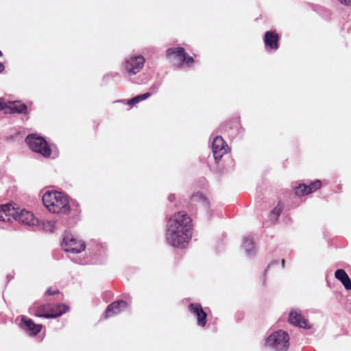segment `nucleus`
<instances>
[{
    "label": "nucleus",
    "instance_id": "f257e3e1",
    "mask_svg": "<svg viewBox=\"0 0 351 351\" xmlns=\"http://www.w3.org/2000/svg\"><path fill=\"white\" fill-rule=\"evenodd\" d=\"M192 236V223L190 217L184 212L175 213L169 220L166 233L167 243L175 247L184 248Z\"/></svg>",
    "mask_w": 351,
    "mask_h": 351
},
{
    "label": "nucleus",
    "instance_id": "f03ea898",
    "mask_svg": "<svg viewBox=\"0 0 351 351\" xmlns=\"http://www.w3.org/2000/svg\"><path fill=\"white\" fill-rule=\"evenodd\" d=\"M43 202L45 208L53 213H69V200L67 195L58 191H47L43 195Z\"/></svg>",
    "mask_w": 351,
    "mask_h": 351
},
{
    "label": "nucleus",
    "instance_id": "7ed1b4c3",
    "mask_svg": "<svg viewBox=\"0 0 351 351\" xmlns=\"http://www.w3.org/2000/svg\"><path fill=\"white\" fill-rule=\"evenodd\" d=\"M289 334L282 330L273 332L265 341V346L276 351H287L289 346Z\"/></svg>",
    "mask_w": 351,
    "mask_h": 351
},
{
    "label": "nucleus",
    "instance_id": "20e7f679",
    "mask_svg": "<svg viewBox=\"0 0 351 351\" xmlns=\"http://www.w3.org/2000/svg\"><path fill=\"white\" fill-rule=\"evenodd\" d=\"M25 142L33 152L38 153L44 157H49L51 155V149L43 137L36 134L28 135L25 138Z\"/></svg>",
    "mask_w": 351,
    "mask_h": 351
},
{
    "label": "nucleus",
    "instance_id": "39448f33",
    "mask_svg": "<svg viewBox=\"0 0 351 351\" xmlns=\"http://www.w3.org/2000/svg\"><path fill=\"white\" fill-rule=\"evenodd\" d=\"M69 310V307L65 304H58L52 308L49 304H44L38 307L34 311V314L37 317L45 318H55L62 315Z\"/></svg>",
    "mask_w": 351,
    "mask_h": 351
},
{
    "label": "nucleus",
    "instance_id": "423d86ee",
    "mask_svg": "<svg viewBox=\"0 0 351 351\" xmlns=\"http://www.w3.org/2000/svg\"><path fill=\"white\" fill-rule=\"evenodd\" d=\"M62 246L66 252L71 253H80L85 249L84 243L76 240L73 235L70 233L64 234Z\"/></svg>",
    "mask_w": 351,
    "mask_h": 351
},
{
    "label": "nucleus",
    "instance_id": "0eeeda50",
    "mask_svg": "<svg viewBox=\"0 0 351 351\" xmlns=\"http://www.w3.org/2000/svg\"><path fill=\"white\" fill-rule=\"evenodd\" d=\"M167 56L171 60H177L186 66H191L194 62L193 58L188 56L182 47L169 49L167 51Z\"/></svg>",
    "mask_w": 351,
    "mask_h": 351
},
{
    "label": "nucleus",
    "instance_id": "6e6552de",
    "mask_svg": "<svg viewBox=\"0 0 351 351\" xmlns=\"http://www.w3.org/2000/svg\"><path fill=\"white\" fill-rule=\"evenodd\" d=\"M16 213L13 219L21 223L28 226H34L38 223V220L34 217V214L26 209L16 207Z\"/></svg>",
    "mask_w": 351,
    "mask_h": 351
},
{
    "label": "nucleus",
    "instance_id": "1a4fd4ad",
    "mask_svg": "<svg viewBox=\"0 0 351 351\" xmlns=\"http://www.w3.org/2000/svg\"><path fill=\"white\" fill-rule=\"evenodd\" d=\"M145 58L142 56H134L125 62V70L130 75L138 73L144 66Z\"/></svg>",
    "mask_w": 351,
    "mask_h": 351
},
{
    "label": "nucleus",
    "instance_id": "9d476101",
    "mask_svg": "<svg viewBox=\"0 0 351 351\" xmlns=\"http://www.w3.org/2000/svg\"><path fill=\"white\" fill-rule=\"evenodd\" d=\"M289 322L290 324L300 328L306 329L311 328V325L308 323V320L304 319L300 311L298 310H292L289 313Z\"/></svg>",
    "mask_w": 351,
    "mask_h": 351
},
{
    "label": "nucleus",
    "instance_id": "9b49d317",
    "mask_svg": "<svg viewBox=\"0 0 351 351\" xmlns=\"http://www.w3.org/2000/svg\"><path fill=\"white\" fill-rule=\"evenodd\" d=\"M212 147L213 156L216 160L221 158L227 152L228 149V145L221 136H216L213 139Z\"/></svg>",
    "mask_w": 351,
    "mask_h": 351
},
{
    "label": "nucleus",
    "instance_id": "f8f14e48",
    "mask_svg": "<svg viewBox=\"0 0 351 351\" xmlns=\"http://www.w3.org/2000/svg\"><path fill=\"white\" fill-rule=\"evenodd\" d=\"M128 303L123 300L114 302L110 304L106 310L104 317L108 318L110 317L116 315L121 311L126 309Z\"/></svg>",
    "mask_w": 351,
    "mask_h": 351
},
{
    "label": "nucleus",
    "instance_id": "ddd939ff",
    "mask_svg": "<svg viewBox=\"0 0 351 351\" xmlns=\"http://www.w3.org/2000/svg\"><path fill=\"white\" fill-rule=\"evenodd\" d=\"M189 310L196 317L198 326L204 327L206 324L207 315L202 306L199 304H191Z\"/></svg>",
    "mask_w": 351,
    "mask_h": 351
},
{
    "label": "nucleus",
    "instance_id": "4468645a",
    "mask_svg": "<svg viewBox=\"0 0 351 351\" xmlns=\"http://www.w3.org/2000/svg\"><path fill=\"white\" fill-rule=\"evenodd\" d=\"M16 213V207L12 204L0 205V221L10 222Z\"/></svg>",
    "mask_w": 351,
    "mask_h": 351
},
{
    "label": "nucleus",
    "instance_id": "2eb2a0df",
    "mask_svg": "<svg viewBox=\"0 0 351 351\" xmlns=\"http://www.w3.org/2000/svg\"><path fill=\"white\" fill-rule=\"evenodd\" d=\"M21 321L23 324L24 330L29 331L32 335H36L41 330L42 325L34 324L31 319L22 317Z\"/></svg>",
    "mask_w": 351,
    "mask_h": 351
},
{
    "label": "nucleus",
    "instance_id": "dca6fc26",
    "mask_svg": "<svg viewBox=\"0 0 351 351\" xmlns=\"http://www.w3.org/2000/svg\"><path fill=\"white\" fill-rule=\"evenodd\" d=\"M278 36L274 32H267L265 34L264 42L266 47L271 49H277L278 48Z\"/></svg>",
    "mask_w": 351,
    "mask_h": 351
},
{
    "label": "nucleus",
    "instance_id": "f3484780",
    "mask_svg": "<svg viewBox=\"0 0 351 351\" xmlns=\"http://www.w3.org/2000/svg\"><path fill=\"white\" fill-rule=\"evenodd\" d=\"M335 276L343 284L346 290L351 289V280L343 269L336 270Z\"/></svg>",
    "mask_w": 351,
    "mask_h": 351
},
{
    "label": "nucleus",
    "instance_id": "a211bd4d",
    "mask_svg": "<svg viewBox=\"0 0 351 351\" xmlns=\"http://www.w3.org/2000/svg\"><path fill=\"white\" fill-rule=\"evenodd\" d=\"M243 246L247 256H251L254 254L255 247L252 238L245 237L243 239Z\"/></svg>",
    "mask_w": 351,
    "mask_h": 351
},
{
    "label": "nucleus",
    "instance_id": "6ab92c4d",
    "mask_svg": "<svg viewBox=\"0 0 351 351\" xmlns=\"http://www.w3.org/2000/svg\"><path fill=\"white\" fill-rule=\"evenodd\" d=\"M13 112L21 113L24 112L27 109V106L19 101L12 103L9 107Z\"/></svg>",
    "mask_w": 351,
    "mask_h": 351
},
{
    "label": "nucleus",
    "instance_id": "aec40b11",
    "mask_svg": "<svg viewBox=\"0 0 351 351\" xmlns=\"http://www.w3.org/2000/svg\"><path fill=\"white\" fill-rule=\"evenodd\" d=\"M191 201L193 202H199L202 206H206L208 204L206 198L204 197L202 193L194 194L191 197Z\"/></svg>",
    "mask_w": 351,
    "mask_h": 351
},
{
    "label": "nucleus",
    "instance_id": "412c9836",
    "mask_svg": "<svg viewBox=\"0 0 351 351\" xmlns=\"http://www.w3.org/2000/svg\"><path fill=\"white\" fill-rule=\"evenodd\" d=\"M151 95L150 93H144L143 95H138L135 97H134L133 99L129 100L128 101V104L129 105H134V104H136L143 100H145L146 99H147L148 97H149Z\"/></svg>",
    "mask_w": 351,
    "mask_h": 351
},
{
    "label": "nucleus",
    "instance_id": "4be33fe9",
    "mask_svg": "<svg viewBox=\"0 0 351 351\" xmlns=\"http://www.w3.org/2000/svg\"><path fill=\"white\" fill-rule=\"evenodd\" d=\"M295 194L298 196H304L308 195L307 193V185L304 184H299V186L295 188Z\"/></svg>",
    "mask_w": 351,
    "mask_h": 351
},
{
    "label": "nucleus",
    "instance_id": "5701e85b",
    "mask_svg": "<svg viewBox=\"0 0 351 351\" xmlns=\"http://www.w3.org/2000/svg\"><path fill=\"white\" fill-rule=\"evenodd\" d=\"M321 186V182L319 180H316L307 186V193L309 194L313 191H315L316 190L319 189Z\"/></svg>",
    "mask_w": 351,
    "mask_h": 351
},
{
    "label": "nucleus",
    "instance_id": "b1692460",
    "mask_svg": "<svg viewBox=\"0 0 351 351\" xmlns=\"http://www.w3.org/2000/svg\"><path fill=\"white\" fill-rule=\"evenodd\" d=\"M43 226L46 231L52 232L54 230L55 223L52 221H47L43 222Z\"/></svg>",
    "mask_w": 351,
    "mask_h": 351
},
{
    "label": "nucleus",
    "instance_id": "393cba45",
    "mask_svg": "<svg viewBox=\"0 0 351 351\" xmlns=\"http://www.w3.org/2000/svg\"><path fill=\"white\" fill-rule=\"evenodd\" d=\"M281 212L282 207L278 205L271 211V216H274L275 219H276L280 215Z\"/></svg>",
    "mask_w": 351,
    "mask_h": 351
},
{
    "label": "nucleus",
    "instance_id": "a878e982",
    "mask_svg": "<svg viewBox=\"0 0 351 351\" xmlns=\"http://www.w3.org/2000/svg\"><path fill=\"white\" fill-rule=\"evenodd\" d=\"M341 4L351 5V0H338Z\"/></svg>",
    "mask_w": 351,
    "mask_h": 351
},
{
    "label": "nucleus",
    "instance_id": "bb28decb",
    "mask_svg": "<svg viewBox=\"0 0 351 351\" xmlns=\"http://www.w3.org/2000/svg\"><path fill=\"white\" fill-rule=\"evenodd\" d=\"M6 107V104L3 99H0V110L4 109Z\"/></svg>",
    "mask_w": 351,
    "mask_h": 351
},
{
    "label": "nucleus",
    "instance_id": "cd10ccee",
    "mask_svg": "<svg viewBox=\"0 0 351 351\" xmlns=\"http://www.w3.org/2000/svg\"><path fill=\"white\" fill-rule=\"evenodd\" d=\"M56 292H57V291H56V290L52 291L51 289H48L46 291V294L48 295H52L55 294Z\"/></svg>",
    "mask_w": 351,
    "mask_h": 351
},
{
    "label": "nucleus",
    "instance_id": "c85d7f7f",
    "mask_svg": "<svg viewBox=\"0 0 351 351\" xmlns=\"http://www.w3.org/2000/svg\"><path fill=\"white\" fill-rule=\"evenodd\" d=\"M4 69V66L3 64L0 63V72L2 71Z\"/></svg>",
    "mask_w": 351,
    "mask_h": 351
},
{
    "label": "nucleus",
    "instance_id": "c756f323",
    "mask_svg": "<svg viewBox=\"0 0 351 351\" xmlns=\"http://www.w3.org/2000/svg\"><path fill=\"white\" fill-rule=\"evenodd\" d=\"M173 198H174V196L171 195H169V199L170 201H173Z\"/></svg>",
    "mask_w": 351,
    "mask_h": 351
},
{
    "label": "nucleus",
    "instance_id": "7c9ffc66",
    "mask_svg": "<svg viewBox=\"0 0 351 351\" xmlns=\"http://www.w3.org/2000/svg\"><path fill=\"white\" fill-rule=\"evenodd\" d=\"M282 267H284V265H285V260H283V259L282 260Z\"/></svg>",
    "mask_w": 351,
    "mask_h": 351
},
{
    "label": "nucleus",
    "instance_id": "2f4dec72",
    "mask_svg": "<svg viewBox=\"0 0 351 351\" xmlns=\"http://www.w3.org/2000/svg\"><path fill=\"white\" fill-rule=\"evenodd\" d=\"M1 55H2V53H1V51H0V56H1Z\"/></svg>",
    "mask_w": 351,
    "mask_h": 351
}]
</instances>
